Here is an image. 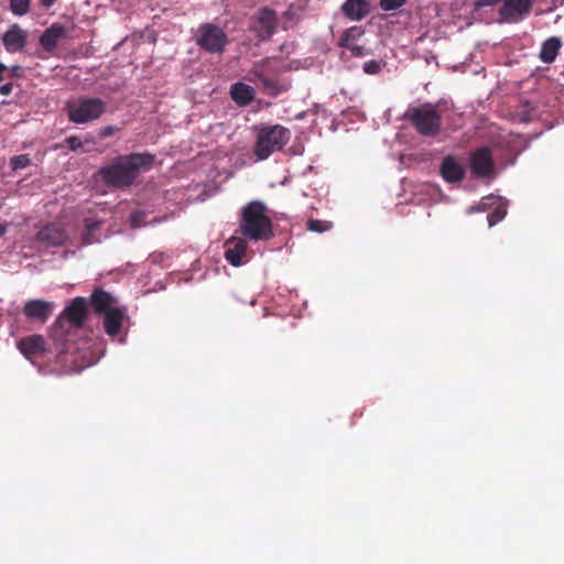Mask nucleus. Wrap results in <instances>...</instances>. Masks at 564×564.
<instances>
[{"instance_id": "nucleus-1", "label": "nucleus", "mask_w": 564, "mask_h": 564, "mask_svg": "<svg viewBox=\"0 0 564 564\" xmlns=\"http://www.w3.org/2000/svg\"><path fill=\"white\" fill-rule=\"evenodd\" d=\"M153 156L134 153L117 158L111 164L100 170L102 181L113 187L131 185L142 167L151 165Z\"/></svg>"}, {"instance_id": "nucleus-2", "label": "nucleus", "mask_w": 564, "mask_h": 564, "mask_svg": "<svg viewBox=\"0 0 564 564\" xmlns=\"http://www.w3.org/2000/svg\"><path fill=\"white\" fill-rule=\"evenodd\" d=\"M289 69L286 62L279 57L261 59L252 66L248 73V80L260 84L263 91L276 96L289 89L290 83L281 77Z\"/></svg>"}, {"instance_id": "nucleus-3", "label": "nucleus", "mask_w": 564, "mask_h": 564, "mask_svg": "<svg viewBox=\"0 0 564 564\" xmlns=\"http://www.w3.org/2000/svg\"><path fill=\"white\" fill-rule=\"evenodd\" d=\"M239 227L242 236L248 240H268L273 236L267 206L259 200H253L243 207Z\"/></svg>"}, {"instance_id": "nucleus-4", "label": "nucleus", "mask_w": 564, "mask_h": 564, "mask_svg": "<svg viewBox=\"0 0 564 564\" xmlns=\"http://www.w3.org/2000/svg\"><path fill=\"white\" fill-rule=\"evenodd\" d=\"M87 317V301L75 297L63 311L52 327V337L55 341H65L70 327H83Z\"/></svg>"}, {"instance_id": "nucleus-5", "label": "nucleus", "mask_w": 564, "mask_h": 564, "mask_svg": "<svg viewBox=\"0 0 564 564\" xmlns=\"http://www.w3.org/2000/svg\"><path fill=\"white\" fill-rule=\"evenodd\" d=\"M290 140V131L281 126L264 127L258 131L253 152L258 160L268 159L282 150Z\"/></svg>"}, {"instance_id": "nucleus-6", "label": "nucleus", "mask_w": 564, "mask_h": 564, "mask_svg": "<svg viewBox=\"0 0 564 564\" xmlns=\"http://www.w3.org/2000/svg\"><path fill=\"white\" fill-rule=\"evenodd\" d=\"M106 111V102L96 97H80L67 102L69 121L84 124L99 119Z\"/></svg>"}, {"instance_id": "nucleus-7", "label": "nucleus", "mask_w": 564, "mask_h": 564, "mask_svg": "<svg viewBox=\"0 0 564 564\" xmlns=\"http://www.w3.org/2000/svg\"><path fill=\"white\" fill-rule=\"evenodd\" d=\"M405 117L416 131L425 137H434L441 130V116L432 105H423L408 110Z\"/></svg>"}, {"instance_id": "nucleus-8", "label": "nucleus", "mask_w": 564, "mask_h": 564, "mask_svg": "<svg viewBox=\"0 0 564 564\" xmlns=\"http://www.w3.org/2000/svg\"><path fill=\"white\" fill-rule=\"evenodd\" d=\"M196 43L200 48L209 53L219 54L224 52L228 43V39L223 29L214 24L206 23L198 28Z\"/></svg>"}, {"instance_id": "nucleus-9", "label": "nucleus", "mask_w": 564, "mask_h": 564, "mask_svg": "<svg viewBox=\"0 0 564 564\" xmlns=\"http://www.w3.org/2000/svg\"><path fill=\"white\" fill-rule=\"evenodd\" d=\"M533 0H502L499 10L500 21L517 23L522 21L531 11Z\"/></svg>"}, {"instance_id": "nucleus-10", "label": "nucleus", "mask_w": 564, "mask_h": 564, "mask_svg": "<svg viewBox=\"0 0 564 564\" xmlns=\"http://www.w3.org/2000/svg\"><path fill=\"white\" fill-rule=\"evenodd\" d=\"M365 35V29L360 25H354L345 30L338 41V46L345 48L354 57H365L369 55L366 46L359 44Z\"/></svg>"}, {"instance_id": "nucleus-11", "label": "nucleus", "mask_w": 564, "mask_h": 564, "mask_svg": "<svg viewBox=\"0 0 564 564\" xmlns=\"http://www.w3.org/2000/svg\"><path fill=\"white\" fill-rule=\"evenodd\" d=\"M470 167L473 173L479 177L489 176L494 172V161L489 149L476 150L470 159Z\"/></svg>"}, {"instance_id": "nucleus-12", "label": "nucleus", "mask_w": 564, "mask_h": 564, "mask_svg": "<svg viewBox=\"0 0 564 564\" xmlns=\"http://www.w3.org/2000/svg\"><path fill=\"white\" fill-rule=\"evenodd\" d=\"M54 303L44 300H30L23 306V313L26 317L39 322H46L52 315Z\"/></svg>"}, {"instance_id": "nucleus-13", "label": "nucleus", "mask_w": 564, "mask_h": 564, "mask_svg": "<svg viewBox=\"0 0 564 564\" xmlns=\"http://www.w3.org/2000/svg\"><path fill=\"white\" fill-rule=\"evenodd\" d=\"M68 37L69 35L66 26L61 23H53L42 33L40 44L45 51L53 52L59 41Z\"/></svg>"}, {"instance_id": "nucleus-14", "label": "nucleus", "mask_w": 564, "mask_h": 564, "mask_svg": "<svg viewBox=\"0 0 564 564\" xmlns=\"http://www.w3.org/2000/svg\"><path fill=\"white\" fill-rule=\"evenodd\" d=\"M104 315V329L112 338L119 335L123 322L127 319L126 307L118 306L106 312Z\"/></svg>"}, {"instance_id": "nucleus-15", "label": "nucleus", "mask_w": 564, "mask_h": 564, "mask_svg": "<svg viewBox=\"0 0 564 564\" xmlns=\"http://www.w3.org/2000/svg\"><path fill=\"white\" fill-rule=\"evenodd\" d=\"M247 253V242L242 238L231 237L226 241L225 259L234 267L242 264Z\"/></svg>"}, {"instance_id": "nucleus-16", "label": "nucleus", "mask_w": 564, "mask_h": 564, "mask_svg": "<svg viewBox=\"0 0 564 564\" xmlns=\"http://www.w3.org/2000/svg\"><path fill=\"white\" fill-rule=\"evenodd\" d=\"M26 32L13 24L2 36L6 50L10 53L22 51L26 43Z\"/></svg>"}, {"instance_id": "nucleus-17", "label": "nucleus", "mask_w": 564, "mask_h": 564, "mask_svg": "<svg viewBox=\"0 0 564 564\" xmlns=\"http://www.w3.org/2000/svg\"><path fill=\"white\" fill-rule=\"evenodd\" d=\"M256 30L261 39L270 37L276 28V15L273 10L262 9L256 22Z\"/></svg>"}, {"instance_id": "nucleus-18", "label": "nucleus", "mask_w": 564, "mask_h": 564, "mask_svg": "<svg viewBox=\"0 0 564 564\" xmlns=\"http://www.w3.org/2000/svg\"><path fill=\"white\" fill-rule=\"evenodd\" d=\"M341 12L351 21H361L370 13V3L366 0H346Z\"/></svg>"}, {"instance_id": "nucleus-19", "label": "nucleus", "mask_w": 564, "mask_h": 564, "mask_svg": "<svg viewBox=\"0 0 564 564\" xmlns=\"http://www.w3.org/2000/svg\"><path fill=\"white\" fill-rule=\"evenodd\" d=\"M18 347L28 359H32L45 351V340L41 335H32L22 338L18 343Z\"/></svg>"}, {"instance_id": "nucleus-20", "label": "nucleus", "mask_w": 564, "mask_h": 564, "mask_svg": "<svg viewBox=\"0 0 564 564\" xmlns=\"http://www.w3.org/2000/svg\"><path fill=\"white\" fill-rule=\"evenodd\" d=\"M90 303L95 312L98 314H105L106 312L118 307L116 297L101 289L93 292L90 295Z\"/></svg>"}, {"instance_id": "nucleus-21", "label": "nucleus", "mask_w": 564, "mask_h": 564, "mask_svg": "<svg viewBox=\"0 0 564 564\" xmlns=\"http://www.w3.org/2000/svg\"><path fill=\"white\" fill-rule=\"evenodd\" d=\"M37 238L50 246H61L66 240L67 235L61 226L51 224L39 231Z\"/></svg>"}, {"instance_id": "nucleus-22", "label": "nucleus", "mask_w": 564, "mask_h": 564, "mask_svg": "<svg viewBox=\"0 0 564 564\" xmlns=\"http://www.w3.org/2000/svg\"><path fill=\"white\" fill-rule=\"evenodd\" d=\"M441 174L446 182H458L463 180L465 170L453 156H447L441 165Z\"/></svg>"}, {"instance_id": "nucleus-23", "label": "nucleus", "mask_w": 564, "mask_h": 564, "mask_svg": "<svg viewBox=\"0 0 564 564\" xmlns=\"http://www.w3.org/2000/svg\"><path fill=\"white\" fill-rule=\"evenodd\" d=\"M230 96L239 106L249 105L254 96V88L245 83H235L230 87Z\"/></svg>"}, {"instance_id": "nucleus-24", "label": "nucleus", "mask_w": 564, "mask_h": 564, "mask_svg": "<svg viewBox=\"0 0 564 564\" xmlns=\"http://www.w3.org/2000/svg\"><path fill=\"white\" fill-rule=\"evenodd\" d=\"M562 42L560 37L552 36L542 43L540 51V58L542 62L550 64L553 63L558 55Z\"/></svg>"}, {"instance_id": "nucleus-25", "label": "nucleus", "mask_w": 564, "mask_h": 564, "mask_svg": "<svg viewBox=\"0 0 564 564\" xmlns=\"http://www.w3.org/2000/svg\"><path fill=\"white\" fill-rule=\"evenodd\" d=\"M101 221L87 218L85 219V230L82 234V242L84 246L97 243L101 241V235L98 234Z\"/></svg>"}, {"instance_id": "nucleus-26", "label": "nucleus", "mask_w": 564, "mask_h": 564, "mask_svg": "<svg viewBox=\"0 0 564 564\" xmlns=\"http://www.w3.org/2000/svg\"><path fill=\"white\" fill-rule=\"evenodd\" d=\"M307 229L315 232H325L332 229L333 224L328 220L310 219L307 221Z\"/></svg>"}, {"instance_id": "nucleus-27", "label": "nucleus", "mask_w": 564, "mask_h": 564, "mask_svg": "<svg viewBox=\"0 0 564 564\" xmlns=\"http://www.w3.org/2000/svg\"><path fill=\"white\" fill-rule=\"evenodd\" d=\"M506 215H507V208H506V206L500 204L498 207L495 208L494 212L488 214L487 220H488L489 226L491 227V226L496 225L497 223L502 220Z\"/></svg>"}, {"instance_id": "nucleus-28", "label": "nucleus", "mask_w": 564, "mask_h": 564, "mask_svg": "<svg viewBox=\"0 0 564 564\" xmlns=\"http://www.w3.org/2000/svg\"><path fill=\"white\" fill-rule=\"evenodd\" d=\"M10 8L17 15H24L30 8V0H11Z\"/></svg>"}, {"instance_id": "nucleus-29", "label": "nucleus", "mask_w": 564, "mask_h": 564, "mask_svg": "<svg viewBox=\"0 0 564 564\" xmlns=\"http://www.w3.org/2000/svg\"><path fill=\"white\" fill-rule=\"evenodd\" d=\"M31 163L26 154L15 155L11 159L10 165L13 171L24 169Z\"/></svg>"}, {"instance_id": "nucleus-30", "label": "nucleus", "mask_w": 564, "mask_h": 564, "mask_svg": "<svg viewBox=\"0 0 564 564\" xmlns=\"http://www.w3.org/2000/svg\"><path fill=\"white\" fill-rule=\"evenodd\" d=\"M406 0H380L379 6L383 11L397 10L405 4Z\"/></svg>"}, {"instance_id": "nucleus-31", "label": "nucleus", "mask_w": 564, "mask_h": 564, "mask_svg": "<svg viewBox=\"0 0 564 564\" xmlns=\"http://www.w3.org/2000/svg\"><path fill=\"white\" fill-rule=\"evenodd\" d=\"M383 63L381 61H368L364 64L362 69L366 74L376 75L380 73Z\"/></svg>"}, {"instance_id": "nucleus-32", "label": "nucleus", "mask_w": 564, "mask_h": 564, "mask_svg": "<svg viewBox=\"0 0 564 564\" xmlns=\"http://www.w3.org/2000/svg\"><path fill=\"white\" fill-rule=\"evenodd\" d=\"M66 143L72 151H77L83 147V142L77 137H68Z\"/></svg>"}, {"instance_id": "nucleus-33", "label": "nucleus", "mask_w": 564, "mask_h": 564, "mask_svg": "<svg viewBox=\"0 0 564 564\" xmlns=\"http://www.w3.org/2000/svg\"><path fill=\"white\" fill-rule=\"evenodd\" d=\"M116 131H117L116 127H113V126H105V127H102L100 129L99 137L100 138H107V137L112 135Z\"/></svg>"}, {"instance_id": "nucleus-34", "label": "nucleus", "mask_w": 564, "mask_h": 564, "mask_svg": "<svg viewBox=\"0 0 564 564\" xmlns=\"http://www.w3.org/2000/svg\"><path fill=\"white\" fill-rule=\"evenodd\" d=\"M502 0H477L476 8L492 7Z\"/></svg>"}, {"instance_id": "nucleus-35", "label": "nucleus", "mask_w": 564, "mask_h": 564, "mask_svg": "<svg viewBox=\"0 0 564 564\" xmlns=\"http://www.w3.org/2000/svg\"><path fill=\"white\" fill-rule=\"evenodd\" d=\"M141 217H142V214L141 213H134L132 216H131V226L133 228H138L141 226Z\"/></svg>"}, {"instance_id": "nucleus-36", "label": "nucleus", "mask_w": 564, "mask_h": 564, "mask_svg": "<svg viewBox=\"0 0 564 564\" xmlns=\"http://www.w3.org/2000/svg\"><path fill=\"white\" fill-rule=\"evenodd\" d=\"M11 91H12V86L10 84H6L0 87V94L3 96L10 95Z\"/></svg>"}, {"instance_id": "nucleus-37", "label": "nucleus", "mask_w": 564, "mask_h": 564, "mask_svg": "<svg viewBox=\"0 0 564 564\" xmlns=\"http://www.w3.org/2000/svg\"><path fill=\"white\" fill-rule=\"evenodd\" d=\"M56 0H40V4L44 8H51Z\"/></svg>"}, {"instance_id": "nucleus-38", "label": "nucleus", "mask_w": 564, "mask_h": 564, "mask_svg": "<svg viewBox=\"0 0 564 564\" xmlns=\"http://www.w3.org/2000/svg\"><path fill=\"white\" fill-rule=\"evenodd\" d=\"M6 66L3 64H0V82L2 80V73L4 72Z\"/></svg>"}, {"instance_id": "nucleus-39", "label": "nucleus", "mask_w": 564, "mask_h": 564, "mask_svg": "<svg viewBox=\"0 0 564 564\" xmlns=\"http://www.w3.org/2000/svg\"><path fill=\"white\" fill-rule=\"evenodd\" d=\"M6 234V227L3 225H0V237H2Z\"/></svg>"}, {"instance_id": "nucleus-40", "label": "nucleus", "mask_w": 564, "mask_h": 564, "mask_svg": "<svg viewBox=\"0 0 564 564\" xmlns=\"http://www.w3.org/2000/svg\"><path fill=\"white\" fill-rule=\"evenodd\" d=\"M19 69H20V67H19V66H14V67H13V72H18Z\"/></svg>"}]
</instances>
